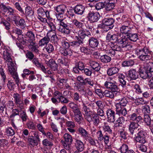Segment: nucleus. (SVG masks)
Returning a JSON list of instances; mask_svg holds the SVG:
<instances>
[{
  "label": "nucleus",
  "instance_id": "f257e3e1",
  "mask_svg": "<svg viewBox=\"0 0 153 153\" xmlns=\"http://www.w3.org/2000/svg\"><path fill=\"white\" fill-rule=\"evenodd\" d=\"M138 72L140 77L143 79L151 78L153 73V63L149 62L145 63L143 67H140Z\"/></svg>",
  "mask_w": 153,
  "mask_h": 153
},
{
  "label": "nucleus",
  "instance_id": "f03ea898",
  "mask_svg": "<svg viewBox=\"0 0 153 153\" xmlns=\"http://www.w3.org/2000/svg\"><path fill=\"white\" fill-rule=\"evenodd\" d=\"M106 39L108 42H111L113 43L117 42L121 44L124 43L123 42H125V36L119 38V36L117 34L110 32H109L107 33Z\"/></svg>",
  "mask_w": 153,
  "mask_h": 153
},
{
  "label": "nucleus",
  "instance_id": "7ed1b4c3",
  "mask_svg": "<svg viewBox=\"0 0 153 153\" xmlns=\"http://www.w3.org/2000/svg\"><path fill=\"white\" fill-rule=\"evenodd\" d=\"M64 140H61L64 148L70 151L71 149V145L73 141L72 136L68 133H65L63 136Z\"/></svg>",
  "mask_w": 153,
  "mask_h": 153
},
{
  "label": "nucleus",
  "instance_id": "20e7f679",
  "mask_svg": "<svg viewBox=\"0 0 153 153\" xmlns=\"http://www.w3.org/2000/svg\"><path fill=\"white\" fill-rule=\"evenodd\" d=\"M137 132L136 140L140 143L144 144L146 142V134L145 131L143 128H138Z\"/></svg>",
  "mask_w": 153,
  "mask_h": 153
},
{
  "label": "nucleus",
  "instance_id": "39448f33",
  "mask_svg": "<svg viewBox=\"0 0 153 153\" xmlns=\"http://www.w3.org/2000/svg\"><path fill=\"white\" fill-rule=\"evenodd\" d=\"M100 17V15L98 12H94L91 11H89L86 16L88 21L92 23L97 22Z\"/></svg>",
  "mask_w": 153,
  "mask_h": 153
},
{
  "label": "nucleus",
  "instance_id": "423d86ee",
  "mask_svg": "<svg viewBox=\"0 0 153 153\" xmlns=\"http://www.w3.org/2000/svg\"><path fill=\"white\" fill-rule=\"evenodd\" d=\"M139 126V124H137V123H135L134 122H130L128 126V128L130 135L132 136L135 137L138 129L137 128Z\"/></svg>",
  "mask_w": 153,
  "mask_h": 153
},
{
  "label": "nucleus",
  "instance_id": "0eeeda50",
  "mask_svg": "<svg viewBox=\"0 0 153 153\" xmlns=\"http://www.w3.org/2000/svg\"><path fill=\"white\" fill-rule=\"evenodd\" d=\"M125 42L120 43H118L119 45H115L111 47V49L114 50L116 52L118 51H122V48H128L130 47V45L128 43L126 39L125 38Z\"/></svg>",
  "mask_w": 153,
  "mask_h": 153
},
{
  "label": "nucleus",
  "instance_id": "6e6552de",
  "mask_svg": "<svg viewBox=\"0 0 153 153\" xmlns=\"http://www.w3.org/2000/svg\"><path fill=\"white\" fill-rule=\"evenodd\" d=\"M104 85L108 89L114 93L116 92L117 93L119 92V88L115 83L106 81L104 83Z\"/></svg>",
  "mask_w": 153,
  "mask_h": 153
},
{
  "label": "nucleus",
  "instance_id": "1a4fd4ad",
  "mask_svg": "<svg viewBox=\"0 0 153 153\" xmlns=\"http://www.w3.org/2000/svg\"><path fill=\"white\" fill-rule=\"evenodd\" d=\"M114 22V20L112 18H105L102 20V24L105 26H108V30H110L113 28Z\"/></svg>",
  "mask_w": 153,
  "mask_h": 153
},
{
  "label": "nucleus",
  "instance_id": "9d476101",
  "mask_svg": "<svg viewBox=\"0 0 153 153\" xmlns=\"http://www.w3.org/2000/svg\"><path fill=\"white\" fill-rule=\"evenodd\" d=\"M91 36L90 32L88 30H85L84 29L82 28L78 32V36H75L78 37L80 39L82 40L83 42V39L86 36Z\"/></svg>",
  "mask_w": 153,
  "mask_h": 153
},
{
  "label": "nucleus",
  "instance_id": "9b49d317",
  "mask_svg": "<svg viewBox=\"0 0 153 153\" xmlns=\"http://www.w3.org/2000/svg\"><path fill=\"white\" fill-rule=\"evenodd\" d=\"M108 121L109 123H114L115 120L116 113L114 111L111 109H108L106 111Z\"/></svg>",
  "mask_w": 153,
  "mask_h": 153
},
{
  "label": "nucleus",
  "instance_id": "f8f14e48",
  "mask_svg": "<svg viewBox=\"0 0 153 153\" xmlns=\"http://www.w3.org/2000/svg\"><path fill=\"white\" fill-rule=\"evenodd\" d=\"M65 10V7L63 5H59L55 9V10L57 12L56 14L57 18H61L62 17Z\"/></svg>",
  "mask_w": 153,
  "mask_h": 153
},
{
  "label": "nucleus",
  "instance_id": "ddd939ff",
  "mask_svg": "<svg viewBox=\"0 0 153 153\" xmlns=\"http://www.w3.org/2000/svg\"><path fill=\"white\" fill-rule=\"evenodd\" d=\"M0 52L1 53H2L3 57L5 60H6L8 62L12 61L10 55L8 52V49L1 48L0 50Z\"/></svg>",
  "mask_w": 153,
  "mask_h": 153
},
{
  "label": "nucleus",
  "instance_id": "4468645a",
  "mask_svg": "<svg viewBox=\"0 0 153 153\" xmlns=\"http://www.w3.org/2000/svg\"><path fill=\"white\" fill-rule=\"evenodd\" d=\"M73 10L75 14L81 16L84 13L85 7L82 5H77L73 7Z\"/></svg>",
  "mask_w": 153,
  "mask_h": 153
},
{
  "label": "nucleus",
  "instance_id": "2eb2a0df",
  "mask_svg": "<svg viewBox=\"0 0 153 153\" xmlns=\"http://www.w3.org/2000/svg\"><path fill=\"white\" fill-rule=\"evenodd\" d=\"M128 72V76L131 80H136L138 78V71H137L135 69L131 68Z\"/></svg>",
  "mask_w": 153,
  "mask_h": 153
},
{
  "label": "nucleus",
  "instance_id": "dca6fc26",
  "mask_svg": "<svg viewBox=\"0 0 153 153\" xmlns=\"http://www.w3.org/2000/svg\"><path fill=\"white\" fill-rule=\"evenodd\" d=\"M28 38V43L30 45H35L36 43L34 35L31 31H28L25 35Z\"/></svg>",
  "mask_w": 153,
  "mask_h": 153
},
{
  "label": "nucleus",
  "instance_id": "f3484780",
  "mask_svg": "<svg viewBox=\"0 0 153 153\" xmlns=\"http://www.w3.org/2000/svg\"><path fill=\"white\" fill-rule=\"evenodd\" d=\"M46 63L52 71H55L58 70V65L54 60L50 59L48 61L46 62Z\"/></svg>",
  "mask_w": 153,
  "mask_h": 153
},
{
  "label": "nucleus",
  "instance_id": "a211bd4d",
  "mask_svg": "<svg viewBox=\"0 0 153 153\" xmlns=\"http://www.w3.org/2000/svg\"><path fill=\"white\" fill-rule=\"evenodd\" d=\"M88 43L89 45L91 48H97L99 44V40L96 38L91 37L89 39Z\"/></svg>",
  "mask_w": 153,
  "mask_h": 153
},
{
  "label": "nucleus",
  "instance_id": "6ab92c4d",
  "mask_svg": "<svg viewBox=\"0 0 153 153\" xmlns=\"http://www.w3.org/2000/svg\"><path fill=\"white\" fill-rule=\"evenodd\" d=\"M116 114L119 115H122L125 116L127 113L126 109L123 107H120V106H116Z\"/></svg>",
  "mask_w": 153,
  "mask_h": 153
},
{
  "label": "nucleus",
  "instance_id": "aec40b11",
  "mask_svg": "<svg viewBox=\"0 0 153 153\" xmlns=\"http://www.w3.org/2000/svg\"><path fill=\"white\" fill-rule=\"evenodd\" d=\"M84 42L81 39H79L78 37H75V40L70 43L71 46L74 47H76L80 45H82Z\"/></svg>",
  "mask_w": 153,
  "mask_h": 153
},
{
  "label": "nucleus",
  "instance_id": "412c9836",
  "mask_svg": "<svg viewBox=\"0 0 153 153\" xmlns=\"http://www.w3.org/2000/svg\"><path fill=\"white\" fill-rule=\"evenodd\" d=\"M76 147L78 151L82 152L84 150L85 147L83 143L79 140H76L75 143Z\"/></svg>",
  "mask_w": 153,
  "mask_h": 153
},
{
  "label": "nucleus",
  "instance_id": "4be33fe9",
  "mask_svg": "<svg viewBox=\"0 0 153 153\" xmlns=\"http://www.w3.org/2000/svg\"><path fill=\"white\" fill-rule=\"evenodd\" d=\"M7 65L8 70L10 73L16 71L17 68L16 66V64L15 62H14L12 61L8 62Z\"/></svg>",
  "mask_w": 153,
  "mask_h": 153
},
{
  "label": "nucleus",
  "instance_id": "5701e85b",
  "mask_svg": "<svg viewBox=\"0 0 153 153\" xmlns=\"http://www.w3.org/2000/svg\"><path fill=\"white\" fill-rule=\"evenodd\" d=\"M127 38H125L126 39H129L130 41L134 42H136L138 39V36L137 33H133L130 32L128 34H127Z\"/></svg>",
  "mask_w": 153,
  "mask_h": 153
},
{
  "label": "nucleus",
  "instance_id": "b1692460",
  "mask_svg": "<svg viewBox=\"0 0 153 153\" xmlns=\"http://www.w3.org/2000/svg\"><path fill=\"white\" fill-rule=\"evenodd\" d=\"M58 64L63 65L65 66H68L69 64V60L66 57L62 56L59 58L57 60Z\"/></svg>",
  "mask_w": 153,
  "mask_h": 153
},
{
  "label": "nucleus",
  "instance_id": "393cba45",
  "mask_svg": "<svg viewBox=\"0 0 153 153\" xmlns=\"http://www.w3.org/2000/svg\"><path fill=\"white\" fill-rule=\"evenodd\" d=\"M59 30L62 33L68 35L71 32V27L69 25H68L66 27H64L62 28L59 27Z\"/></svg>",
  "mask_w": 153,
  "mask_h": 153
},
{
  "label": "nucleus",
  "instance_id": "a878e982",
  "mask_svg": "<svg viewBox=\"0 0 153 153\" xmlns=\"http://www.w3.org/2000/svg\"><path fill=\"white\" fill-rule=\"evenodd\" d=\"M78 132L81 137L85 139H87V138L89 137V134L88 132L82 127L79 128Z\"/></svg>",
  "mask_w": 153,
  "mask_h": 153
},
{
  "label": "nucleus",
  "instance_id": "bb28decb",
  "mask_svg": "<svg viewBox=\"0 0 153 153\" xmlns=\"http://www.w3.org/2000/svg\"><path fill=\"white\" fill-rule=\"evenodd\" d=\"M48 33L47 36L43 37L39 41V45L40 46H42L47 44L50 41V38L48 36Z\"/></svg>",
  "mask_w": 153,
  "mask_h": 153
},
{
  "label": "nucleus",
  "instance_id": "cd10ccee",
  "mask_svg": "<svg viewBox=\"0 0 153 153\" xmlns=\"http://www.w3.org/2000/svg\"><path fill=\"white\" fill-rule=\"evenodd\" d=\"M92 122L94 125L97 126L100 122L99 117L96 114V112L92 114Z\"/></svg>",
  "mask_w": 153,
  "mask_h": 153
},
{
  "label": "nucleus",
  "instance_id": "c85d7f7f",
  "mask_svg": "<svg viewBox=\"0 0 153 153\" xmlns=\"http://www.w3.org/2000/svg\"><path fill=\"white\" fill-rule=\"evenodd\" d=\"M102 128L104 132L110 134H112L113 132L107 123H104L102 126Z\"/></svg>",
  "mask_w": 153,
  "mask_h": 153
},
{
  "label": "nucleus",
  "instance_id": "c756f323",
  "mask_svg": "<svg viewBox=\"0 0 153 153\" xmlns=\"http://www.w3.org/2000/svg\"><path fill=\"white\" fill-rule=\"evenodd\" d=\"M90 66L94 71H98L100 68V66L97 62L95 61H91Z\"/></svg>",
  "mask_w": 153,
  "mask_h": 153
},
{
  "label": "nucleus",
  "instance_id": "7c9ffc66",
  "mask_svg": "<svg viewBox=\"0 0 153 153\" xmlns=\"http://www.w3.org/2000/svg\"><path fill=\"white\" fill-rule=\"evenodd\" d=\"M119 69L117 68L113 67L109 68L107 71V74L109 76H112L117 73L119 71Z\"/></svg>",
  "mask_w": 153,
  "mask_h": 153
},
{
  "label": "nucleus",
  "instance_id": "2f4dec72",
  "mask_svg": "<svg viewBox=\"0 0 153 153\" xmlns=\"http://www.w3.org/2000/svg\"><path fill=\"white\" fill-rule=\"evenodd\" d=\"M34 14V12L32 8L29 6H27L25 8V17H30L32 16Z\"/></svg>",
  "mask_w": 153,
  "mask_h": 153
},
{
  "label": "nucleus",
  "instance_id": "473e14b6",
  "mask_svg": "<svg viewBox=\"0 0 153 153\" xmlns=\"http://www.w3.org/2000/svg\"><path fill=\"white\" fill-rule=\"evenodd\" d=\"M27 140L29 143L33 146L38 145V140L33 136H29Z\"/></svg>",
  "mask_w": 153,
  "mask_h": 153
},
{
  "label": "nucleus",
  "instance_id": "72a5a7b5",
  "mask_svg": "<svg viewBox=\"0 0 153 153\" xmlns=\"http://www.w3.org/2000/svg\"><path fill=\"white\" fill-rule=\"evenodd\" d=\"M120 31L121 33L125 34L126 36L128 33L131 32V29L129 28L128 26H123L120 27Z\"/></svg>",
  "mask_w": 153,
  "mask_h": 153
},
{
  "label": "nucleus",
  "instance_id": "f704fd0d",
  "mask_svg": "<svg viewBox=\"0 0 153 153\" xmlns=\"http://www.w3.org/2000/svg\"><path fill=\"white\" fill-rule=\"evenodd\" d=\"M17 39L19 42L23 45H27V39L25 36L22 35L18 36Z\"/></svg>",
  "mask_w": 153,
  "mask_h": 153
},
{
  "label": "nucleus",
  "instance_id": "c9c22d12",
  "mask_svg": "<svg viewBox=\"0 0 153 153\" xmlns=\"http://www.w3.org/2000/svg\"><path fill=\"white\" fill-rule=\"evenodd\" d=\"M100 59L101 62L104 63H107L110 62L111 59L110 56L104 54L101 56Z\"/></svg>",
  "mask_w": 153,
  "mask_h": 153
},
{
  "label": "nucleus",
  "instance_id": "e433bc0d",
  "mask_svg": "<svg viewBox=\"0 0 153 153\" xmlns=\"http://www.w3.org/2000/svg\"><path fill=\"white\" fill-rule=\"evenodd\" d=\"M81 90L83 91V92H84L85 93H84V95L85 97H87L88 99L89 98V97H92L93 96V94L92 91L89 88L84 90L83 88H82Z\"/></svg>",
  "mask_w": 153,
  "mask_h": 153
},
{
  "label": "nucleus",
  "instance_id": "4c0bfd02",
  "mask_svg": "<svg viewBox=\"0 0 153 153\" xmlns=\"http://www.w3.org/2000/svg\"><path fill=\"white\" fill-rule=\"evenodd\" d=\"M15 7L20 13L21 15L23 17L25 16V13L21 5L19 2H16L14 4Z\"/></svg>",
  "mask_w": 153,
  "mask_h": 153
},
{
  "label": "nucleus",
  "instance_id": "58836bf2",
  "mask_svg": "<svg viewBox=\"0 0 153 153\" xmlns=\"http://www.w3.org/2000/svg\"><path fill=\"white\" fill-rule=\"evenodd\" d=\"M61 53L64 56H71L72 55V52L69 48L63 49L61 51Z\"/></svg>",
  "mask_w": 153,
  "mask_h": 153
},
{
  "label": "nucleus",
  "instance_id": "ea45409f",
  "mask_svg": "<svg viewBox=\"0 0 153 153\" xmlns=\"http://www.w3.org/2000/svg\"><path fill=\"white\" fill-rule=\"evenodd\" d=\"M118 133L120 134V137L123 139L126 140L127 139V135L126 132L124 130V128L120 129L118 131Z\"/></svg>",
  "mask_w": 153,
  "mask_h": 153
},
{
  "label": "nucleus",
  "instance_id": "a19ab883",
  "mask_svg": "<svg viewBox=\"0 0 153 153\" xmlns=\"http://www.w3.org/2000/svg\"><path fill=\"white\" fill-rule=\"evenodd\" d=\"M105 9L107 11H111L114 9L115 7V3L111 1L105 4L104 6Z\"/></svg>",
  "mask_w": 153,
  "mask_h": 153
},
{
  "label": "nucleus",
  "instance_id": "79ce46f5",
  "mask_svg": "<svg viewBox=\"0 0 153 153\" xmlns=\"http://www.w3.org/2000/svg\"><path fill=\"white\" fill-rule=\"evenodd\" d=\"M137 55H139V58L142 61L148 60L150 59V56L149 55H145L143 53H137Z\"/></svg>",
  "mask_w": 153,
  "mask_h": 153
},
{
  "label": "nucleus",
  "instance_id": "37998d69",
  "mask_svg": "<svg viewBox=\"0 0 153 153\" xmlns=\"http://www.w3.org/2000/svg\"><path fill=\"white\" fill-rule=\"evenodd\" d=\"M134 63V60L129 59L128 60L124 61L122 63L123 67L131 66H133Z\"/></svg>",
  "mask_w": 153,
  "mask_h": 153
},
{
  "label": "nucleus",
  "instance_id": "c03bdc74",
  "mask_svg": "<svg viewBox=\"0 0 153 153\" xmlns=\"http://www.w3.org/2000/svg\"><path fill=\"white\" fill-rule=\"evenodd\" d=\"M6 135L8 136H12L15 134V131L11 127H7L5 131Z\"/></svg>",
  "mask_w": 153,
  "mask_h": 153
},
{
  "label": "nucleus",
  "instance_id": "a18cd8bd",
  "mask_svg": "<svg viewBox=\"0 0 153 153\" xmlns=\"http://www.w3.org/2000/svg\"><path fill=\"white\" fill-rule=\"evenodd\" d=\"M134 102L137 105H143L145 104V102L142 97L138 98L135 99Z\"/></svg>",
  "mask_w": 153,
  "mask_h": 153
},
{
  "label": "nucleus",
  "instance_id": "49530a36",
  "mask_svg": "<svg viewBox=\"0 0 153 153\" xmlns=\"http://www.w3.org/2000/svg\"><path fill=\"white\" fill-rule=\"evenodd\" d=\"M6 108V105L4 101H0V112L1 113H4V111L7 114Z\"/></svg>",
  "mask_w": 153,
  "mask_h": 153
},
{
  "label": "nucleus",
  "instance_id": "de8ad7c7",
  "mask_svg": "<svg viewBox=\"0 0 153 153\" xmlns=\"http://www.w3.org/2000/svg\"><path fill=\"white\" fill-rule=\"evenodd\" d=\"M103 94L105 97L111 98H113L114 96V93L109 90H105L103 92Z\"/></svg>",
  "mask_w": 153,
  "mask_h": 153
},
{
  "label": "nucleus",
  "instance_id": "09e8293b",
  "mask_svg": "<svg viewBox=\"0 0 153 153\" xmlns=\"http://www.w3.org/2000/svg\"><path fill=\"white\" fill-rule=\"evenodd\" d=\"M128 103V101L125 98H122L121 100L120 103H117L115 105V106H120V107L125 106Z\"/></svg>",
  "mask_w": 153,
  "mask_h": 153
},
{
  "label": "nucleus",
  "instance_id": "8fccbe9b",
  "mask_svg": "<svg viewBox=\"0 0 153 153\" xmlns=\"http://www.w3.org/2000/svg\"><path fill=\"white\" fill-rule=\"evenodd\" d=\"M13 79H15L16 84L18 86H19V78L16 71L14 72L10 73Z\"/></svg>",
  "mask_w": 153,
  "mask_h": 153
},
{
  "label": "nucleus",
  "instance_id": "3c124183",
  "mask_svg": "<svg viewBox=\"0 0 153 153\" xmlns=\"http://www.w3.org/2000/svg\"><path fill=\"white\" fill-rule=\"evenodd\" d=\"M72 22L77 28L79 29L82 28V27L84 26V24L83 23L78 21L76 19L73 20Z\"/></svg>",
  "mask_w": 153,
  "mask_h": 153
},
{
  "label": "nucleus",
  "instance_id": "603ef678",
  "mask_svg": "<svg viewBox=\"0 0 153 153\" xmlns=\"http://www.w3.org/2000/svg\"><path fill=\"white\" fill-rule=\"evenodd\" d=\"M44 49L48 53H51L54 50L53 46L50 44L46 45Z\"/></svg>",
  "mask_w": 153,
  "mask_h": 153
},
{
  "label": "nucleus",
  "instance_id": "864d4df0",
  "mask_svg": "<svg viewBox=\"0 0 153 153\" xmlns=\"http://www.w3.org/2000/svg\"><path fill=\"white\" fill-rule=\"evenodd\" d=\"M137 53H143L145 55H148L149 52V50L146 47H144L143 49H138L137 50Z\"/></svg>",
  "mask_w": 153,
  "mask_h": 153
},
{
  "label": "nucleus",
  "instance_id": "5fc2aeb1",
  "mask_svg": "<svg viewBox=\"0 0 153 153\" xmlns=\"http://www.w3.org/2000/svg\"><path fill=\"white\" fill-rule=\"evenodd\" d=\"M144 121L147 126H149L151 125V119L149 115H144Z\"/></svg>",
  "mask_w": 153,
  "mask_h": 153
},
{
  "label": "nucleus",
  "instance_id": "6e6d98bb",
  "mask_svg": "<svg viewBox=\"0 0 153 153\" xmlns=\"http://www.w3.org/2000/svg\"><path fill=\"white\" fill-rule=\"evenodd\" d=\"M125 76L123 74H120L119 75V80L120 83L123 85H126V82L124 80Z\"/></svg>",
  "mask_w": 153,
  "mask_h": 153
},
{
  "label": "nucleus",
  "instance_id": "4d7b16f0",
  "mask_svg": "<svg viewBox=\"0 0 153 153\" xmlns=\"http://www.w3.org/2000/svg\"><path fill=\"white\" fill-rule=\"evenodd\" d=\"M142 111L144 115H149L150 112L149 106L148 105H146L143 106L142 108Z\"/></svg>",
  "mask_w": 153,
  "mask_h": 153
},
{
  "label": "nucleus",
  "instance_id": "13d9d810",
  "mask_svg": "<svg viewBox=\"0 0 153 153\" xmlns=\"http://www.w3.org/2000/svg\"><path fill=\"white\" fill-rule=\"evenodd\" d=\"M7 86L10 90H13L15 87V84L13 81L8 80Z\"/></svg>",
  "mask_w": 153,
  "mask_h": 153
},
{
  "label": "nucleus",
  "instance_id": "bf43d9fd",
  "mask_svg": "<svg viewBox=\"0 0 153 153\" xmlns=\"http://www.w3.org/2000/svg\"><path fill=\"white\" fill-rule=\"evenodd\" d=\"M120 152L122 153H126L129 151L128 145L123 144L120 148Z\"/></svg>",
  "mask_w": 153,
  "mask_h": 153
},
{
  "label": "nucleus",
  "instance_id": "052dcab7",
  "mask_svg": "<svg viewBox=\"0 0 153 153\" xmlns=\"http://www.w3.org/2000/svg\"><path fill=\"white\" fill-rule=\"evenodd\" d=\"M61 18H57V20L59 22V27L62 28L66 27L68 25V24L66 22L62 19H60Z\"/></svg>",
  "mask_w": 153,
  "mask_h": 153
},
{
  "label": "nucleus",
  "instance_id": "680f3d73",
  "mask_svg": "<svg viewBox=\"0 0 153 153\" xmlns=\"http://www.w3.org/2000/svg\"><path fill=\"white\" fill-rule=\"evenodd\" d=\"M12 109V114L10 116V118H13L16 116L19 115L20 112V111L18 109L16 108Z\"/></svg>",
  "mask_w": 153,
  "mask_h": 153
},
{
  "label": "nucleus",
  "instance_id": "e2e57ef3",
  "mask_svg": "<svg viewBox=\"0 0 153 153\" xmlns=\"http://www.w3.org/2000/svg\"><path fill=\"white\" fill-rule=\"evenodd\" d=\"M74 119L79 124L81 123L82 120L83 119L82 114L74 115Z\"/></svg>",
  "mask_w": 153,
  "mask_h": 153
},
{
  "label": "nucleus",
  "instance_id": "0e129e2a",
  "mask_svg": "<svg viewBox=\"0 0 153 153\" xmlns=\"http://www.w3.org/2000/svg\"><path fill=\"white\" fill-rule=\"evenodd\" d=\"M76 66H77L79 70L81 71H83L85 67V63L82 61H79L76 65Z\"/></svg>",
  "mask_w": 153,
  "mask_h": 153
},
{
  "label": "nucleus",
  "instance_id": "69168bd1",
  "mask_svg": "<svg viewBox=\"0 0 153 153\" xmlns=\"http://www.w3.org/2000/svg\"><path fill=\"white\" fill-rule=\"evenodd\" d=\"M28 47L33 52H35L36 53H38L39 52V50L38 49V47L34 45H30V44H28Z\"/></svg>",
  "mask_w": 153,
  "mask_h": 153
},
{
  "label": "nucleus",
  "instance_id": "338daca9",
  "mask_svg": "<svg viewBox=\"0 0 153 153\" xmlns=\"http://www.w3.org/2000/svg\"><path fill=\"white\" fill-rule=\"evenodd\" d=\"M18 23L17 24L16 26H20L21 28H23L25 26V20L23 19H19L18 22Z\"/></svg>",
  "mask_w": 153,
  "mask_h": 153
},
{
  "label": "nucleus",
  "instance_id": "774afa93",
  "mask_svg": "<svg viewBox=\"0 0 153 153\" xmlns=\"http://www.w3.org/2000/svg\"><path fill=\"white\" fill-rule=\"evenodd\" d=\"M105 4L102 2H98L96 4L95 7L96 10H97L103 8L105 6Z\"/></svg>",
  "mask_w": 153,
  "mask_h": 153
}]
</instances>
